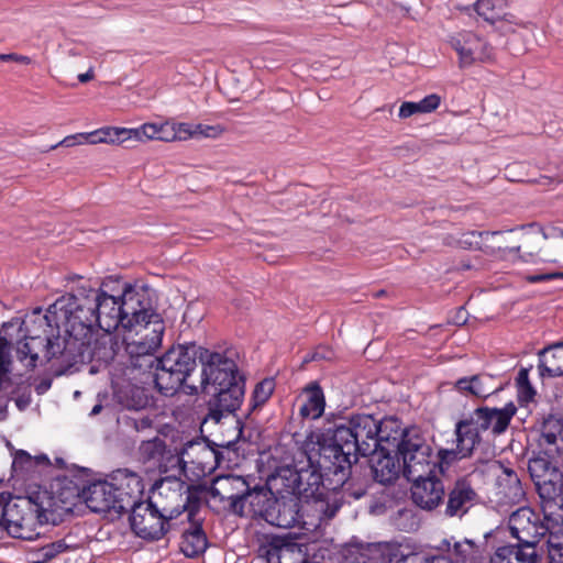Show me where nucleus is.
Returning a JSON list of instances; mask_svg holds the SVG:
<instances>
[{
  "instance_id": "1",
  "label": "nucleus",
  "mask_w": 563,
  "mask_h": 563,
  "mask_svg": "<svg viewBox=\"0 0 563 563\" xmlns=\"http://www.w3.org/2000/svg\"><path fill=\"white\" fill-rule=\"evenodd\" d=\"M112 331H103L93 339L84 335L79 339L49 338L27 334L16 345V357L25 367L33 369L37 365L49 364L56 375L71 373L78 365L97 361L109 363L117 355L119 343Z\"/></svg>"
},
{
  "instance_id": "2",
  "label": "nucleus",
  "mask_w": 563,
  "mask_h": 563,
  "mask_svg": "<svg viewBox=\"0 0 563 563\" xmlns=\"http://www.w3.org/2000/svg\"><path fill=\"white\" fill-rule=\"evenodd\" d=\"M376 417L373 415H353L350 418H339L324 428L321 441L323 442V467H331L330 459H336L339 465L336 483L347 482L353 464L360 456H369L378 451Z\"/></svg>"
},
{
  "instance_id": "3",
  "label": "nucleus",
  "mask_w": 563,
  "mask_h": 563,
  "mask_svg": "<svg viewBox=\"0 0 563 563\" xmlns=\"http://www.w3.org/2000/svg\"><path fill=\"white\" fill-rule=\"evenodd\" d=\"M177 488L170 490V498L177 503V506L168 505L163 500L165 487L162 486L159 494L150 499L141 501L129 509L130 525L132 530L142 539L159 540L167 532L177 528V519L184 512L187 518L199 511L201 505V490L195 486L186 484L183 481L173 482Z\"/></svg>"
},
{
  "instance_id": "4",
  "label": "nucleus",
  "mask_w": 563,
  "mask_h": 563,
  "mask_svg": "<svg viewBox=\"0 0 563 563\" xmlns=\"http://www.w3.org/2000/svg\"><path fill=\"white\" fill-rule=\"evenodd\" d=\"M95 298H99L95 288L81 286L74 292L58 298L48 307L46 314L42 316L41 308L35 309L34 322H38L40 327H46L44 336L41 338L73 340L90 335L98 322Z\"/></svg>"
},
{
  "instance_id": "5",
  "label": "nucleus",
  "mask_w": 563,
  "mask_h": 563,
  "mask_svg": "<svg viewBox=\"0 0 563 563\" xmlns=\"http://www.w3.org/2000/svg\"><path fill=\"white\" fill-rule=\"evenodd\" d=\"M319 453L317 461L308 457L306 466L298 468L300 476V488L298 489L299 499H305L308 507L319 512L320 520L332 519L341 507L340 500L334 496L338 489L343 487L346 482L336 484V473L342 463L336 459H330L331 467L325 468L322 464L323 442L318 441Z\"/></svg>"
},
{
  "instance_id": "6",
  "label": "nucleus",
  "mask_w": 563,
  "mask_h": 563,
  "mask_svg": "<svg viewBox=\"0 0 563 563\" xmlns=\"http://www.w3.org/2000/svg\"><path fill=\"white\" fill-rule=\"evenodd\" d=\"M54 499L47 489H30L25 496H11L7 505L4 529L16 539L33 540L38 526L49 523Z\"/></svg>"
},
{
  "instance_id": "7",
  "label": "nucleus",
  "mask_w": 563,
  "mask_h": 563,
  "mask_svg": "<svg viewBox=\"0 0 563 563\" xmlns=\"http://www.w3.org/2000/svg\"><path fill=\"white\" fill-rule=\"evenodd\" d=\"M203 347L196 343L170 347L157 362L154 383L161 394L173 396L197 366V360L201 362Z\"/></svg>"
},
{
  "instance_id": "8",
  "label": "nucleus",
  "mask_w": 563,
  "mask_h": 563,
  "mask_svg": "<svg viewBox=\"0 0 563 563\" xmlns=\"http://www.w3.org/2000/svg\"><path fill=\"white\" fill-rule=\"evenodd\" d=\"M401 461L405 477H420L432 472V439L417 426L406 428L402 439L395 450Z\"/></svg>"
},
{
  "instance_id": "9",
  "label": "nucleus",
  "mask_w": 563,
  "mask_h": 563,
  "mask_svg": "<svg viewBox=\"0 0 563 563\" xmlns=\"http://www.w3.org/2000/svg\"><path fill=\"white\" fill-rule=\"evenodd\" d=\"M528 472L541 500L542 510L563 508V473L556 460L547 452L528 462Z\"/></svg>"
},
{
  "instance_id": "10",
  "label": "nucleus",
  "mask_w": 563,
  "mask_h": 563,
  "mask_svg": "<svg viewBox=\"0 0 563 563\" xmlns=\"http://www.w3.org/2000/svg\"><path fill=\"white\" fill-rule=\"evenodd\" d=\"M244 378L228 384L216 389L214 397L209 401V411L205 421L211 419L219 423L223 418L229 419L233 426V437L229 440H222L216 443L219 448L233 449L235 443L242 438L243 424L240 418L231 416L238 410L244 397Z\"/></svg>"
},
{
  "instance_id": "11",
  "label": "nucleus",
  "mask_w": 563,
  "mask_h": 563,
  "mask_svg": "<svg viewBox=\"0 0 563 563\" xmlns=\"http://www.w3.org/2000/svg\"><path fill=\"white\" fill-rule=\"evenodd\" d=\"M516 412L517 407L514 402H508L503 408L478 407L468 418L461 419L456 423L464 424L463 432L476 446L482 441L483 432L490 431L494 437L503 434Z\"/></svg>"
},
{
  "instance_id": "12",
  "label": "nucleus",
  "mask_w": 563,
  "mask_h": 563,
  "mask_svg": "<svg viewBox=\"0 0 563 563\" xmlns=\"http://www.w3.org/2000/svg\"><path fill=\"white\" fill-rule=\"evenodd\" d=\"M555 509L542 510L544 518H540L530 507H521L509 517V530L517 544L534 547L537 549L541 538L553 528V515Z\"/></svg>"
},
{
  "instance_id": "13",
  "label": "nucleus",
  "mask_w": 563,
  "mask_h": 563,
  "mask_svg": "<svg viewBox=\"0 0 563 563\" xmlns=\"http://www.w3.org/2000/svg\"><path fill=\"white\" fill-rule=\"evenodd\" d=\"M201 353V374L199 383L202 391L207 393L208 386H213L214 389H217L243 379V377L239 375L238 365L229 355V352L220 353L203 347Z\"/></svg>"
},
{
  "instance_id": "14",
  "label": "nucleus",
  "mask_w": 563,
  "mask_h": 563,
  "mask_svg": "<svg viewBox=\"0 0 563 563\" xmlns=\"http://www.w3.org/2000/svg\"><path fill=\"white\" fill-rule=\"evenodd\" d=\"M481 503L482 497L472 475H462L445 487L443 515L448 518L462 519Z\"/></svg>"
},
{
  "instance_id": "15",
  "label": "nucleus",
  "mask_w": 563,
  "mask_h": 563,
  "mask_svg": "<svg viewBox=\"0 0 563 563\" xmlns=\"http://www.w3.org/2000/svg\"><path fill=\"white\" fill-rule=\"evenodd\" d=\"M119 300L123 313V329L130 332L133 327L152 318V314H158L152 309L151 298L144 288L136 289L131 285H125Z\"/></svg>"
},
{
  "instance_id": "16",
  "label": "nucleus",
  "mask_w": 563,
  "mask_h": 563,
  "mask_svg": "<svg viewBox=\"0 0 563 563\" xmlns=\"http://www.w3.org/2000/svg\"><path fill=\"white\" fill-rule=\"evenodd\" d=\"M412 482L410 487L412 503L422 510L432 511L443 508L445 486L438 474H426L420 477H406Z\"/></svg>"
},
{
  "instance_id": "17",
  "label": "nucleus",
  "mask_w": 563,
  "mask_h": 563,
  "mask_svg": "<svg viewBox=\"0 0 563 563\" xmlns=\"http://www.w3.org/2000/svg\"><path fill=\"white\" fill-rule=\"evenodd\" d=\"M450 44L459 55L460 68H467L476 63H488L494 58L490 44L472 32L451 37Z\"/></svg>"
},
{
  "instance_id": "18",
  "label": "nucleus",
  "mask_w": 563,
  "mask_h": 563,
  "mask_svg": "<svg viewBox=\"0 0 563 563\" xmlns=\"http://www.w3.org/2000/svg\"><path fill=\"white\" fill-rule=\"evenodd\" d=\"M132 331L134 335L126 342V352L129 355L146 354L156 352L162 345L165 324L161 314H152V318L133 327Z\"/></svg>"
},
{
  "instance_id": "19",
  "label": "nucleus",
  "mask_w": 563,
  "mask_h": 563,
  "mask_svg": "<svg viewBox=\"0 0 563 563\" xmlns=\"http://www.w3.org/2000/svg\"><path fill=\"white\" fill-rule=\"evenodd\" d=\"M301 499L295 495H279L268 505L264 520L278 528H294L301 523Z\"/></svg>"
},
{
  "instance_id": "20",
  "label": "nucleus",
  "mask_w": 563,
  "mask_h": 563,
  "mask_svg": "<svg viewBox=\"0 0 563 563\" xmlns=\"http://www.w3.org/2000/svg\"><path fill=\"white\" fill-rule=\"evenodd\" d=\"M81 499L93 512L109 514L113 518L123 514L118 507L115 487H112L111 482L97 481L82 487Z\"/></svg>"
},
{
  "instance_id": "21",
  "label": "nucleus",
  "mask_w": 563,
  "mask_h": 563,
  "mask_svg": "<svg viewBox=\"0 0 563 563\" xmlns=\"http://www.w3.org/2000/svg\"><path fill=\"white\" fill-rule=\"evenodd\" d=\"M247 481L239 475L227 474L217 476L210 486V495L221 501H228V509L242 517V497L247 492Z\"/></svg>"
},
{
  "instance_id": "22",
  "label": "nucleus",
  "mask_w": 563,
  "mask_h": 563,
  "mask_svg": "<svg viewBox=\"0 0 563 563\" xmlns=\"http://www.w3.org/2000/svg\"><path fill=\"white\" fill-rule=\"evenodd\" d=\"M112 487H115V495L118 497V507L123 512L129 511L130 508L135 507L142 500L140 499L144 485L141 476L129 470H118L111 477Z\"/></svg>"
},
{
  "instance_id": "23",
  "label": "nucleus",
  "mask_w": 563,
  "mask_h": 563,
  "mask_svg": "<svg viewBox=\"0 0 563 563\" xmlns=\"http://www.w3.org/2000/svg\"><path fill=\"white\" fill-rule=\"evenodd\" d=\"M461 423L455 424V448L454 449H440L437 454L433 453L432 457V473L444 475L449 468L456 462L472 456L475 449L474 443L463 432Z\"/></svg>"
},
{
  "instance_id": "24",
  "label": "nucleus",
  "mask_w": 563,
  "mask_h": 563,
  "mask_svg": "<svg viewBox=\"0 0 563 563\" xmlns=\"http://www.w3.org/2000/svg\"><path fill=\"white\" fill-rule=\"evenodd\" d=\"M99 298H95L96 327L103 331H114L119 328L123 329V313L119 297L107 294L102 289H96Z\"/></svg>"
},
{
  "instance_id": "25",
  "label": "nucleus",
  "mask_w": 563,
  "mask_h": 563,
  "mask_svg": "<svg viewBox=\"0 0 563 563\" xmlns=\"http://www.w3.org/2000/svg\"><path fill=\"white\" fill-rule=\"evenodd\" d=\"M391 450L376 451L371 454V471L375 482L382 485H390L398 479L401 461L390 454Z\"/></svg>"
},
{
  "instance_id": "26",
  "label": "nucleus",
  "mask_w": 563,
  "mask_h": 563,
  "mask_svg": "<svg viewBox=\"0 0 563 563\" xmlns=\"http://www.w3.org/2000/svg\"><path fill=\"white\" fill-rule=\"evenodd\" d=\"M482 233H488L493 236L488 240L482 239L481 251L487 254H494L500 250H509L510 253H519L523 247L525 252L528 255H534L539 252V234H523L521 242L522 245H508L505 242L500 241V238L504 235L503 231H483Z\"/></svg>"
},
{
  "instance_id": "27",
  "label": "nucleus",
  "mask_w": 563,
  "mask_h": 563,
  "mask_svg": "<svg viewBox=\"0 0 563 563\" xmlns=\"http://www.w3.org/2000/svg\"><path fill=\"white\" fill-rule=\"evenodd\" d=\"M196 515L197 512L192 519L186 517L187 527L181 532L180 550L187 558L200 556L208 547L207 536L201 522L196 519Z\"/></svg>"
},
{
  "instance_id": "28",
  "label": "nucleus",
  "mask_w": 563,
  "mask_h": 563,
  "mask_svg": "<svg viewBox=\"0 0 563 563\" xmlns=\"http://www.w3.org/2000/svg\"><path fill=\"white\" fill-rule=\"evenodd\" d=\"M114 399L122 408L128 410H143L151 405L152 397L144 387L130 382L119 384L114 388Z\"/></svg>"
},
{
  "instance_id": "29",
  "label": "nucleus",
  "mask_w": 563,
  "mask_h": 563,
  "mask_svg": "<svg viewBox=\"0 0 563 563\" xmlns=\"http://www.w3.org/2000/svg\"><path fill=\"white\" fill-rule=\"evenodd\" d=\"M298 483H300L298 467L292 465L278 467L267 479V486L272 495H295L299 498L298 489L300 486Z\"/></svg>"
},
{
  "instance_id": "30",
  "label": "nucleus",
  "mask_w": 563,
  "mask_h": 563,
  "mask_svg": "<svg viewBox=\"0 0 563 563\" xmlns=\"http://www.w3.org/2000/svg\"><path fill=\"white\" fill-rule=\"evenodd\" d=\"M540 555L534 547L509 544L496 550L490 563H539Z\"/></svg>"
},
{
  "instance_id": "31",
  "label": "nucleus",
  "mask_w": 563,
  "mask_h": 563,
  "mask_svg": "<svg viewBox=\"0 0 563 563\" xmlns=\"http://www.w3.org/2000/svg\"><path fill=\"white\" fill-rule=\"evenodd\" d=\"M378 450L385 452L386 450L397 449L406 428H401V422L395 417H385L383 419L376 418Z\"/></svg>"
},
{
  "instance_id": "32",
  "label": "nucleus",
  "mask_w": 563,
  "mask_h": 563,
  "mask_svg": "<svg viewBox=\"0 0 563 563\" xmlns=\"http://www.w3.org/2000/svg\"><path fill=\"white\" fill-rule=\"evenodd\" d=\"M455 389L462 394H471L477 398H487L498 388L494 386V378L487 374H477L471 377H462L456 380Z\"/></svg>"
},
{
  "instance_id": "33",
  "label": "nucleus",
  "mask_w": 563,
  "mask_h": 563,
  "mask_svg": "<svg viewBox=\"0 0 563 563\" xmlns=\"http://www.w3.org/2000/svg\"><path fill=\"white\" fill-rule=\"evenodd\" d=\"M539 371L542 376L563 375V341L553 343L539 353Z\"/></svg>"
},
{
  "instance_id": "34",
  "label": "nucleus",
  "mask_w": 563,
  "mask_h": 563,
  "mask_svg": "<svg viewBox=\"0 0 563 563\" xmlns=\"http://www.w3.org/2000/svg\"><path fill=\"white\" fill-rule=\"evenodd\" d=\"M496 467L499 470L496 479L499 493L511 501L520 500L525 496V492L518 474L500 462H496Z\"/></svg>"
},
{
  "instance_id": "35",
  "label": "nucleus",
  "mask_w": 563,
  "mask_h": 563,
  "mask_svg": "<svg viewBox=\"0 0 563 563\" xmlns=\"http://www.w3.org/2000/svg\"><path fill=\"white\" fill-rule=\"evenodd\" d=\"M81 489L82 488L77 486L71 479H68L67 477L57 478L56 482L52 484V492H48L55 501L52 510V522L55 521V512L63 508L62 505H74V501L77 498H81Z\"/></svg>"
},
{
  "instance_id": "36",
  "label": "nucleus",
  "mask_w": 563,
  "mask_h": 563,
  "mask_svg": "<svg viewBox=\"0 0 563 563\" xmlns=\"http://www.w3.org/2000/svg\"><path fill=\"white\" fill-rule=\"evenodd\" d=\"M269 494V488L266 489L257 485L251 487L250 483H247V492H244L241 500L242 516L245 515V509L249 507L250 512L264 519L265 511L273 501L268 496Z\"/></svg>"
},
{
  "instance_id": "37",
  "label": "nucleus",
  "mask_w": 563,
  "mask_h": 563,
  "mask_svg": "<svg viewBox=\"0 0 563 563\" xmlns=\"http://www.w3.org/2000/svg\"><path fill=\"white\" fill-rule=\"evenodd\" d=\"M394 553L387 544H371L366 549L350 552L345 563H391Z\"/></svg>"
},
{
  "instance_id": "38",
  "label": "nucleus",
  "mask_w": 563,
  "mask_h": 563,
  "mask_svg": "<svg viewBox=\"0 0 563 563\" xmlns=\"http://www.w3.org/2000/svg\"><path fill=\"white\" fill-rule=\"evenodd\" d=\"M307 400L300 406L299 413L303 418L318 419L325 407L322 388L313 383L306 388Z\"/></svg>"
},
{
  "instance_id": "39",
  "label": "nucleus",
  "mask_w": 563,
  "mask_h": 563,
  "mask_svg": "<svg viewBox=\"0 0 563 563\" xmlns=\"http://www.w3.org/2000/svg\"><path fill=\"white\" fill-rule=\"evenodd\" d=\"M474 8L481 18L494 24L505 18L507 0H477Z\"/></svg>"
},
{
  "instance_id": "40",
  "label": "nucleus",
  "mask_w": 563,
  "mask_h": 563,
  "mask_svg": "<svg viewBox=\"0 0 563 563\" xmlns=\"http://www.w3.org/2000/svg\"><path fill=\"white\" fill-rule=\"evenodd\" d=\"M10 344L7 339L0 336V390L7 389L11 385L10 373ZM7 417V404L0 401V420Z\"/></svg>"
},
{
  "instance_id": "41",
  "label": "nucleus",
  "mask_w": 563,
  "mask_h": 563,
  "mask_svg": "<svg viewBox=\"0 0 563 563\" xmlns=\"http://www.w3.org/2000/svg\"><path fill=\"white\" fill-rule=\"evenodd\" d=\"M128 141L126 128L104 126L88 133L89 144H122Z\"/></svg>"
},
{
  "instance_id": "42",
  "label": "nucleus",
  "mask_w": 563,
  "mask_h": 563,
  "mask_svg": "<svg viewBox=\"0 0 563 563\" xmlns=\"http://www.w3.org/2000/svg\"><path fill=\"white\" fill-rule=\"evenodd\" d=\"M166 452V444L164 440L154 438L152 440L143 441L140 445V457L144 462L158 463Z\"/></svg>"
},
{
  "instance_id": "43",
  "label": "nucleus",
  "mask_w": 563,
  "mask_h": 563,
  "mask_svg": "<svg viewBox=\"0 0 563 563\" xmlns=\"http://www.w3.org/2000/svg\"><path fill=\"white\" fill-rule=\"evenodd\" d=\"M540 431L542 443L554 445L558 439L563 440V421L553 416H549L543 420Z\"/></svg>"
},
{
  "instance_id": "44",
  "label": "nucleus",
  "mask_w": 563,
  "mask_h": 563,
  "mask_svg": "<svg viewBox=\"0 0 563 563\" xmlns=\"http://www.w3.org/2000/svg\"><path fill=\"white\" fill-rule=\"evenodd\" d=\"M274 389L275 382L273 378H265L257 383L252 394L251 410L263 406L271 398Z\"/></svg>"
},
{
  "instance_id": "45",
  "label": "nucleus",
  "mask_w": 563,
  "mask_h": 563,
  "mask_svg": "<svg viewBox=\"0 0 563 563\" xmlns=\"http://www.w3.org/2000/svg\"><path fill=\"white\" fill-rule=\"evenodd\" d=\"M294 555L298 556L299 550L291 544L274 545L266 551L267 563H292Z\"/></svg>"
},
{
  "instance_id": "46",
  "label": "nucleus",
  "mask_w": 563,
  "mask_h": 563,
  "mask_svg": "<svg viewBox=\"0 0 563 563\" xmlns=\"http://www.w3.org/2000/svg\"><path fill=\"white\" fill-rule=\"evenodd\" d=\"M395 526L402 531H416L420 527V520L412 509L404 508L397 511L394 518Z\"/></svg>"
},
{
  "instance_id": "47",
  "label": "nucleus",
  "mask_w": 563,
  "mask_h": 563,
  "mask_svg": "<svg viewBox=\"0 0 563 563\" xmlns=\"http://www.w3.org/2000/svg\"><path fill=\"white\" fill-rule=\"evenodd\" d=\"M492 236V234L481 233L478 231L463 232L454 240L453 244L464 250L481 251L482 239L488 240Z\"/></svg>"
},
{
  "instance_id": "48",
  "label": "nucleus",
  "mask_w": 563,
  "mask_h": 563,
  "mask_svg": "<svg viewBox=\"0 0 563 563\" xmlns=\"http://www.w3.org/2000/svg\"><path fill=\"white\" fill-rule=\"evenodd\" d=\"M158 124L144 123L135 129H128V140L135 142H146L157 139Z\"/></svg>"
},
{
  "instance_id": "49",
  "label": "nucleus",
  "mask_w": 563,
  "mask_h": 563,
  "mask_svg": "<svg viewBox=\"0 0 563 563\" xmlns=\"http://www.w3.org/2000/svg\"><path fill=\"white\" fill-rule=\"evenodd\" d=\"M155 352H148L146 354H140V355H130L131 358V365L134 368H137L142 372H151L154 368V372H156L157 362L159 361V357H156L154 355Z\"/></svg>"
},
{
  "instance_id": "50",
  "label": "nucleus",
  "mask_w": 563,
  "mask_h": 563,
  "mask_svg": "<svg viewBox=\"0 0 563 563\" xmlns=\"http://www.w3.org/2000/svg\"><path fill=\"white\" fill-rule=\"evenodd\" d=\"M549 549H553L554 547H563V516L554 517L553 516V528L549 531Z\"/></svg>"
},
{
  "instance_id": "51",
  "label": "nucleus",
  "mask_w": 563,
  "mask_h": 563,
  "mask_svg": "<svg viewBox=\"0 0 563 563\" xmlns=\"http://www.w3.org/2000/svg\"><path fill=\"white\" fill-rule=\"evenodd\" d=\"M34 462L35 460L33 459V456H31L27 452L21 450L16 452L13 459L12 468L16 473L30 471L34 467Z\"/></svg>"
},
{
  "instance_id": "52",
  "label": "nucleus",
  "mask_w": 563,
  "mask_h": 563,
  "mask_svg": "<svg viewBox=\"0 0 563 563\" xmlns=\"http://www.w3.org/2000/svg\"><path fill=\"white\" fill-rule=\"evenodd\" d=\"M157 139L164 142H173L176 140H183V135H178L175 125H169L168 123L158 124Z\"/></svg>"
},
{
  "instance_id": "53",
  "label": "nucleus",
  "mask_w": 563,
  "mask_h": 563,
  "mask_svg": "<svg viewBox=\"0 0 563 563\" xmlns=\"http://www.w3.org/2000/svg\"><path fill=\"white\" fill-rule=\"evenodd\" d=\"M174 481H178L177 478H165L161 482V484L157 486V492L156 493H153V496H152V500H154V497L157 496L159 494V490H161V487L164 486L165 487V492L163 493V500L165 503H167L168 505H172V506H177V503L178 501H175L170 498V490L173 489H176L177 486L173 483Z\"/></svg>"
},
{
  "instance_id": "54",
  "label": "nucleus",
  "mask_w": 563,
  "mask_h": 563,
  "mask_svg": "<svg viewBox=\"0 0 563 563\" xmlns=\"http://www.w3.org/2000/svg\"><path fill=\"white\" fill-rule=\"evenodd\" d=\"M526 280L531 284L561 282V280H563V273L554 272V273L531 274V275L526 276Z\"/></svg>"
},
{
  "instance_id": "55",
  "label": "nucleus",
  "mask_w": 563,
  "mask_h": 563,
  "mask_svg": "<svg viewBox=\"0 0 563 563\" xmlns=\"http://www.w3.org/2000/svg\"><path fill=\"white\" fill-rule=\"evenodd\" d=\"M84 142L88 143V133H77V134H74V135L66 136L60 142L52 145L49 147V150H55L58 146L71 147V146H75L77 144H82Z\"/></svg>"
},
{
  "instance_id": "56",
  "label": "nucleus",
  "mask_w": 563,
  "mask_h": 563,
  "mask_svg": "<svg viewBox=\"0 0 563 563\" xmlns=\"http://www.w3.org/2000/svg\"><path fill=\"white\" fill-rule=\"evenodd\" d=\"M224 129L221 125H196V136L216 139L223 133Z\"/></svg>"
},
{
  "instance_id": "57",
  "label": "nucleus",
  "mask_w": 563,
  "mask_h": 563,
  "mask_svg": "<svg viewBox=\"0 0 563 563\" xmlns=\"http://www.w3.org/2000/svg\"><path fill=\"white\" fill-rule=\"evenodd\" d=\"M517 385L520 390H522L527 397H531L534 395V390L529 383V372L527 368H521L516 378Z\"/></svg>"
},
{
  "instance_id": "58",
  "label": "nucleus",
  "mask_w": 563,
  "mask_h": 563,
  "mask_svg": "<svg viewBox=\"0 0 563 563\" xmlns=\"http://www.w3.org/2000/svg\"><path fill=\"white\" fill-rule=\"evenodd\" d=\"M416 113H423L420 101L419 102H404L399 108V117L401 119L409 118Z\"/></svg>"
},
{
  "instance_id": "59",
  "label": "nucleus",
  "mask_w": 563,
  "mask_h": 563,
  "mask_svg": "<svg viewBox=\"0 0 563 563\" xmlns=\"http://www.w3.org/2000/svg\"><path fill=\"white\" fill-rule=\"evenodd\" d=\"M196 446L203 448V441L200 439H192L185 442L178 451L179 460L183 461L185 457H188L190 459V462H194L190 451H192Z\"/></svg>"
},
{
  "instance_id": "60",
  "label": "nucleus",
  "mask_w": 563,
  "mask_h": 563,
  "mask_svg": "<svg viewBox=\"0 0 563 563\" xmlns=\"http://www.w3.org/2000/svg\"><path fill=\"white\" fill-rule=\"evenodd\" d=\"M440 102H441V97L437 93L426 96L420 101L423 113H430V112L434 111L440 106Z\"/></svg>"
},
{
  "instance_id": "61",
  "label": "nucleus",
  "mask_w": 563,
  "mask_h": 563,
  "mask_svg": "<svg viewBox=\"0 0 563 563\" xmlns=\"http://www.w3.org/2000/svg\"><path fill=\"white\" fill-rule=\"evenodd\" d=\"M67 548V545L65 544V542L63 540H59V541H56V542H53L46 547H44L42 549L43 551V556L45 559H52L54 558L56 554L65 551V549Z\"/></svg>"
},
{
  "instance_id": "62",
  "label": "nucleus",
  "mask_w": 563,
  "mask_h": 563,
  "mask_svg": "<svg viewBox=\"0 0 563 563\" xmlns=\"http://www.w3.org/2000/svg\"><path fill=\"white\" fill-rule=\"evenodd\" d=\"M0 62H14L23 65H30L32 59L29 56L20 55L16 53L0 54Z\"/></svg>"
},
{
  "instance_id": "63",
  "label": "nucleus",
  "mask_w": 563,
  "mask_h": 563,
  "mask_svg": "<svg viewBox=\"0 0 563 563\" xmlns=\"http://www.w3.org/2000/svg\"><path fill=\"white\" fill-rule=\"evenodd\" d=\"M176 126V131L178 135H183V140H186L187 137H195L196 136V129L191 130V126L188 123H179Z\"/></svg>"
},
{
  "instance_id": "64",
  "label": "nucleus",
  "mask_w": 563,
  "mask_h": 563,
  "mask_svg": "<svg viewBox=\"0 0 563 563\" xmlns=\"http://www.w3.org/2000/svg\"><path fill=\"white\" fill-rule=\"evenodd\" d=\"M549 563H563V547L549 549Z\"/></svg>"
}]
</instances>
